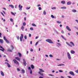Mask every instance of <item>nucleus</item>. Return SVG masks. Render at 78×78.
<instances>
[{
	"label": "nucleus",
	"mask_w": 78,
	"mask_h": 78,
	"mask_svg": "<svg viewBox=\"0 0 78 78\" xmlns=\"http://www.w3.org/2000/svg\"><path fill=\"white\" fill-rule=\"evenodd\" d=\"M39 70H40V71L38 72V73L40 74V75L42 76L44 74L41 73H42L43 72H44V70H43L42 69H39Z\"/></svg>",
	"instance_id": "1"
},
{
	"label": "nucleus",
	"mask_w": 78,
	"mask_h": 78,
	"mask_svg": "<svg viewBox=\"0 0 78 78\" xmlns=\"http://www.w3.org/2000/svg\"><path fill=\"white\" fill-rule=\"evenodd\" d=\"M46 42H47L49 43H50V44H53V42L50 39H48L46 40Z\"/></svg>",
	"instance_id": "2"
},
{
	"label": "nucleus",
	"mask_w": 78,
	"mask_h": 78,
	"mask_svg": "<svg viewBox=\"0 0 78 78\" xmlns=\"http://www.w3.org/2000/svg\"><path fill=\"white\" fill-rule=\"evenodd\" d=\"M13 61H14L15 64H16L18 65V66L19 65V62H17V60H16L15 59H13Z\"/></svg>",
	"instance_id": "3"
},
{
	"label": "nucleus",
	"mask_w": 78,
	"mask_h": 78,
	"mask_svg": "<svg viewBox=\"0 0 78 78\" xmlns=\"http://www.w3.org/2000/svg\"><path fill=\"white\" fill-rule=\"evenodd\" d=\"M23 38V34H21V36L20 37V41L21 42L22 41V39Z\"/></svg>",
	"instance_id": "4"
},
{
	"label": "nucleus",
	"mask_w": 78,
	"mask_h": 78,
	"mask_svg": "<svg viewBox=\"0 0 78 78\" xmlns=\"http://www.w3.org/2000/svg\"><path fill=\"white\" fill-rule=\"evenodd\" d=\"M67 56L68 58L69 59H71V56H70V54L69 52L67 53Z\"/></svg>",
	"instance_id": "5"
},
{
	"label": "nucleus",
	"mask_w": 78,
	"mask_h": 78,
	"mask_svg": "<svg viewBox=\"0 0 78 78\" xmlns=\"http://www.w3.org/2000/svg\"><path fill=\"white\" fill-rule=\"evenodd\" d=\"M22 7H23V6L22 5L21 6V5L20 4L19 5L18 7L19 8H20L19 10L20 11H22Z\"/></svg>",
	"instance_id": "6"
},
{
	"label": "nucleus",
	"mask_w": 78,
	"mask_h": 78,
	"mask_svg": "<svg viewBox=\"0 0 78 78\" xmlns=\"http://www.w3.org/2000/svg\"><path fill=\"white\" fill-rule=\"evenodd\" d=\"M69 74L70 75H72L73 76H74L75 74H74V73L73 72V71H70L69 73Z\"/></svg>",
	"instance_id": "7"
},
{
	"label": "nucleus",
	"mask_w": 78,
	"mask_h": 78,
	"mask_svg": "<svg viewBox=\"0 0 78 78\" xmlns=\"http://www.w3.org/2000/svg\"><path fill=\"white\" fill-rule=\"evenodd\" d=\"M23 64L24 65V66H26L27 65V63H26V61L24 59H23Z\"/></svg>",
	"instance_id": "8"
},
{
	"label": "nucleus",
	"mask_w": 78,
	"mask_h": 78,
	"mask_svg": "<svg viewBox=\"0 0 78 78\" xmlns=\"http://www.w3.org/2000/svg\"><path fill=\"white\" fill-rule=\"evenodd\" d=\"M5 64H6L7 65V66L9 68V67H11V65H10V64H9L8 62H5Z\"/></svg>",
	"instance_id": "9"
},
{
	"label": "nucleus",
	"mask_w": 78,
	"mask_h": 78,
	"mask_svg": "<svg viewBox=\"0 0 78 78\" xmlns=\"http://www.w3.org/2000/svg\"><path fill=\"white\" fill-rule=\"evenodd\" d=\"M66 29H67V30H68V31H71V29H70V28L69 27V26H66Z\"/></svg>",
	"instance_id": "10"
},
{
	"label": "nucleus",
	"mask_w": 78,
	"mask_h": 78,
	"mask_svg": "<svg viewBox=\"0 0 78 78\" xmlns=\"http://www.w3.org/2000/svg\"><path fill=\"white\" fill-rule=\"evenodd\" d=\"M56 45H57V46H58V47H60V46H61V44L59 43H57Z\"/></svg>",
	"instance_id": "11"
},
{
	"label": "nucleus",
	"mask_w": 78,
	"mask_h": 78,
	"mask_svg": "<svg viewBox=\"0 0 78 78\" xmlns=\"http://www.w3.org/2000/svg\"><path fill=\"white\" fill-rule=\"evenodd\" d=\"M15 59H16V60H18V61H20V58H19L18 57H15Z\"/></svg>",
	"instance_id": "12"
},
{
	"label": "nucleus",
	"mask_w": 78,
	"mask_h": 78,
	"mask_svg": "<svg viewBox=\"0 0 78 78\" xmlns=\"http://www.w3.org/2000/svg\"><path fill=\"white\" fill-rule=\"evenodd\" d=\"M0 42L1 44H3V43L4 42L3 40L2 39H0Z\"/></svg>",
	"instance_id": "13"
},
{
	"label": "nucleus",
	"mask_w": 78,
	"mask_h": 78,
	"mask_svg": "<svg viewBox=\"0 0 78 78\" xmlns=\"http://www.w3.org/2000/svg\"><path fill=\"white\" fill-rule=\"evenodd\" d=\"M1 75L4 76L5 75V74H4V73H3V72H2V71H1Z\"/></svg>",
	"instance_id": "14"
},
{
	"label": "nucleus",
	"mask_w": 78,
	"mask_h": 78,
	"mask_svg": "<svg viewBox=\"0 0 78 78\" xmlns=\"http://www.w3.org/2000/svg\"><path fill=\"white\" fill-rule=\"evenodd\" d=\"M9 6L10 7H11V8H14V6L12 5H9Z\"/></svg>",
	"instance_id": "15"
},
{
	"label": "nucleus",
	"mask_w": 78,
	"mask_h": 78,
	"mask_svg": "<svg viewBox=\"0 0 78 78\" xmlns=\"http://www.w3.org/2000/svg\"><path fill=\"white\" fill-rule=\"evenodd\" d=\"M18 55H19V57L20 58H21V57H22V54L20 53V52H18Z\"/></svg>",
	"instance_id": "16"
},
{
	"label": "nucleus",
	"mask_w": 78,
	"mask_h": 78,
	"mask_svg": "<svg viewBox=\"0 0 78 78\" xmlns=\"http://www.w3.org/2000/svg\"><path fill=\"white\" fill-rule=\"evenodd\" d=\"M61 3L63 4H66V2H65L64 1H62Z\"/></svg>",
	"instance_id": "17"
},
{
	"label": "nucleus",
	"mask_w": 78,
	"mask_h": 78,
	"mask_svg": "<svg viewBox=\"0 0 78 78\" xmlns=\"http://www.w3.org/2000/svg\"><path fill=\"white\" fill-rule=\"evenodd\" d=\"M71 4H72V2H67V5H71Z\"/></svg>",
	"instance_id": "18"
},
{
	"label": "nucleus",
	"mask_w": 78,
	"mask_h": 78,
	"mask_svg": "<svg viewBox=\"0 0 78 78\" xmlns=\"http://www.w3.org/2000/svg\"><path fill=\"white\" fill-rule=\"evenodd\" d=\"M70 52L71 53H72V54H74V53H75V52L74 51H73V50L71 51Z\"/></svg>",
	"instance_id": "19"
},
{
	"label": "nucleus",
	"mask_w": 78,
	"mask_h": 78,
	"mask_svg": "<svg viewBox=\"0 0 78 78\" xmlns=\"http://www.w3.org/2000/svg\"><path fill=\"white\" fill-rule=\"evenodd\" d=\"M30 66L31 68L32 69H34V66L33 65H31Z\"/></svg>",
	"instance_id": "20"
},
{
	"label": "nucleus",
	"mask_w": 78,
	"mask_h": 78,
	"mask_svg": "<svg viewBox=\"0 0 78 78\" xmlns=\"http://www.w3.org/2000/svg\"><path fill=\"white\" fill-rule=\"evenodd\" d=\"M70 43L71 45H73V46H75V44H74V43H73L72 42H70Z\"/></svg>",
	"instance_id": "21"
},
{
	"label": "nucleus",
	"mask_w": 78,
	"mask_h": 78,
	"mask_svg": "<svg viewBox=\"0 0 78 78\" xmlns=\"http://www.w3.org/2000/svg\"><path fill=\"white\" fill-rule=\"evenodd\" d=\"M7 51H10L11 52H12V51L9 48H8V50H7Z\"/></svg>",
	"instance_id": "22"
},
{
	"label": "nucleus",
	"mask_w": 78,
	"mask_h": 78,
	"mask_svg": "<svg viewBox=\"0 0 78 78\" xmlns=\"http://www.w3.org/2000/svg\"><path fill=\"white\" fill-rule=\"evenodd\" d=\"M72 11L73 12H76V10L75 9H73L72 10Z\"/></svg>",
	"instance_id": "23"
},
{
	"label": "nucleus",
	"mask_w": 78,
	"mask_h": 78,
	"mask_svg": "<svg viewBox=\"0 0 78 78\" xmlns=\"http://www.w3.org/2000/svg\"><path fill=\"white\" fill-rule=\"evenodd\" d=\"M66 44H68V45H69V46H70V47H72V46L70 45V44L68 43V42H66Z\"/></svg>",
	"instance_id": "24"
},
{
	"label": "nucleus",
	"mask_w": 78,
	"mask_h": 78,
	"mask_svg": "<svg viewBox=\"0 0 78 78\" xmlns=\"http://www.w3.org/2000/svg\"><path fill=\"white\" fill-rule=\"evenodd\" d=\"M32 25L33 26V27H36V25L34 23L32 24Z\"/></svg>",
	"instance_id": "25"
},
{
	"label": "nucleus",
	"mask_w": 78,
	"mask_h": 78,
	"mask_svg": "<svg viewBox=\"0 0 78 78\" xmlns=\"http://www.w3.org/2000/svg\"><path fill=\"white\" fill-rule=\"evenodd\" d=\"M61 9H66V7H61Z\"/></svg>",
	"instance_id": "26"
},
{
	"label": "nucleus",
	"mask_w": 78,
	"mask_h": 78,
	"mask_svg": "<svg viewBox=\"0 0 78 78\" xmlns=\"http://www.w3.org/2000/svg\"><path fill=\"white\" fill-rule=\"evenodd\" d=\"M10 20L11 22H13V19L12 18H10Z\"/></svg>",
	"instance_id": "27"
},
{
	"label": "nucleus",
	"mask_w": 78,
	"mask_h": 78,
	"mask_svg": "<svg viewBox=\"0 0 78 78\" xmlns=\"http://www.w3.org/2000/svg\"><path fill=\"white\" fill-rule=\"evenodd\" d=\"M11 47L12 48L11 49L12 50H13L14 49V46H12V45H11Z\"/></svg>",
	"instance_id": "28"
},
{
	"label": "nucleus",
	"mask_w": 78,
	"mask_h": 78,
	"mask_svg": "<svg viewBox=\"0 0 78 78\" xmlns=\"http://www.w3.org/2000/svg\"><path fill=\"white\" fill-rule=\"evenodd\" d=\"M57 23H61V21H57Z\"/></svg>",
	"instance_id": "29"
},
{
	"label": "nucleus",
	"mask_w": 78,
	"mask_h": 78,
	"mask_svg": "<svg viewBox=\"0 0 78 78\" xmlns=\"http://www.w3.org/2000/svg\"><path fill=\"white\" fill-rule=\"evenodd\" d=\"M22 73H25V71L24 70H23V69L22 70Z\"/></svg>",
	"instance_id": "30"
},
{
	"label": "nucleus",
	"mask_w": 78,
	"mask_h": 78,
	"mask_svg": "<svg viewBox=\"0 0 78 78\" xmlns=\"http://www.w3.org/2000/svg\"><path fill=\"white\" fill-rule=\"evenodd\" d=\"M11 13L12 14V15H13V16H16V15H15V14H14V13H13L12 12H11Z\"/></svg>",
	"instance_id": "31"
},
{
	"label": "nucleus",
	"mask_w": 78,
	"mask_h": 78,
	"mask_svg": "<svg viewBox=\"0 0 78 78\" xmlns=\"http://www.w3.org/2000/svg\"><path fill=\"white\" fill-rule=\"evenodd\" d=\"M23 26H25V25H26V23H25V22H24L23 23Z\"/></svg>",
	"instance_id": "32"
},
{
	"label": "nucleus",
	"mask_w": 78,
	"mask_h": 78,
	"mask_svg": "<svg viewBox=\"0 0 78 78\" xmlns=\"http://www.w3.org/2000/svg\"><path fill=\"white\" fill-rule=\"evenodd\" d=\"M43 14H44V15H46V12H45V11H44Z\"/></svg>",
	"instance_id": "33"
},
{
	"label": "nucleus",
	"mask_w": 78,
	"mask_h": 78,
	"mask_svg": "<svg viewBox=\"0 0 78 78\" xmlns=\"http://www.w3.org/2000/svg\"><path fill=\"white\" fill-rule=\"evenodd\" d=\"M56 7H54L53 8H52L51 9H53V10L54 9H56Z\"/></svg>",
	"instance_id": "34"
},
{
	"label": "nucleus",
	"mask_w": 78,
	"mask_h": 78,
	"mask_svg": "<svg viewBox=\"0 0 78 78\" xmlns=\"http://www.w3.org/2000/svg\"><path fill=\"white\" fill-rule=\"evenodd\" d=\"M3 39L4 41H6V40H7V39H6V37L5 36L3 37Z\"/></svg>",
	"instance_id": "35"
},
{
	"label": "nucleus",
	"mask_w": 78,
	"mask_h": 78,
	"mask_svg": "<svg viewBox=\"0 0 78 78\" xmlns=\"http://www.w3.org/2000/svg\"><path fill=\"white\" fill-rule=\"evenodd\" d=\"M5 41H6V42L7 43H8V44H9V41L8 40H7V39Z\"/></svg>",
	"instance_id": "36"
},
{
	"label": "nucleus",
	"mask_w": 78,
	"mask_h": 78,
	"mask_svg": "<svg viewBox=\"0 0 78 78\" xmlns=\"http://www.w3.org/2000/svg\"><path fill=\"white\" fill-rule=\"evenodd\" d=\"M16 37L17 39H18V40H19V36H17Z\"/></svg>",
	"instance_id": "37"
},
{
	"label": "nucleus",
	"mask_w": 78,
	"mask_h": 78,
	"mask_svg": "<svg viewBox=\"0 0 78 78\" xmlns=\"http://www.w3.org/2000/svg\"><path fill=\"white\" fill-rule=\"evenodd\" d=\"M17 71H18V72H19L20 71V69H19V68H17Z\"/></svg>",
	"instance_id": "38"
},
{
	"label": "nucleus",
	"mask_w": 78,
	"mask_h": 78,
	"mask_svg": "<svg viewBox=\"0 0 78 78\" xmlns=\"http://www.w3.org/2000/svg\"><path fill=\"white\" fill-rule=\"evenodd\" d=\"M61 36L63 39H64L65 40H66V38H64V36H63L62 35H61Z\"/></svg>",
	"instance_id": "39"
},
{
	"label": "nucleus",
	"mask_w": 78,
	"mask_h": 78,
	"mask_svg": "<svg viewBox=\"0 0 78 78\" xmlns=\"http://www.w3.org/2000/svg\"><path fill=\"white\" fill-rule=\"evenodd\" d=\"M38 43H39V41L37 42L36 43V44H35V45H36V46L37 45V44H38Z\"/></svg>",
	"instance_id": "40"
},
{
	"label": "nucleus",
	"mask_w": 78,
	"mask_h": 78,
	"mask_svg": "<svg viewBox=\"0 0 78 78\" xmlns=\"http://www.w3.org/2000/svg\"><path fill=\"white\" fill-rule=\"evenodd\" d=\"M51 17L52 18V19H54L55 18V17L53 16V15H51Z\"/></svg>",
	"instance_id": "41"
},
{
	"label": "nucleus",
	"mask_w": 78,
	"mask_h": 78,
	"mask_svg": "<svg viewBox=\"0 0 78 78\" xmlns=\"http://www.w3.org/2000/svg\"><path fill=\"white\" fill-rule=\"evenodd\" d=\"M21 30H23L24 29V27L23 26H22L21 28Z\"/></svg>",
	"instance_id": "42"
},
{
	"label": "nucleus",
	"mask_w": 78,
	"mask_h": 78,
	"mask_svg": "<svg viewBox=\"0 0 78 78\" xmlns=\"http://www.w3.org/2000/svg\"><path fill=\"white\" fill-rule=\"evenodd\" d=\"M38 9L39 10H41V9H42V8H41V7H39L38 8Z\"/></svg>",
	"instance_id": "43"
},
{
	"label": "nucleus",
	"mask_w": 78,
	"mask_h": 78,
	"mask_svg": "<svg viewBox=\"0 0 78 78\" xmlns=\"http://www.w3.org/2000/svg\"><path fill=\"white\" fill-rule=\"evenodd\" d=\"M49 56H50V57H51V58H53V55H49Z\"/></svg>",
	"instance_id": "44"
},
{
	"label": "nucleus",
	"mask_w": 78,
	"mask_h": 78,
	"mask_svg": "<svg viewBox=\"0 0 78 78\" xmlns=\"http://www.w3.org/2000/svg\"><path fill=\"white\" fill-rule=\"evenodd\" d=\"M24 38L25 39H27V36H26V35H25L24 36Z\"/></svg>",
	"instance_id": "45"
},
{
	"label": "nucleus",
	"mask_w": 78,
	"mask_h": 78,
	"mask_svg": "<svg viewBox=\"0 0 78 78\" xmlns=\"http://www.w3.org/2000/svg\"><path fill=\"white\" fill-rule=\"evenodd\" d=\"M30 30H33V28L32 27H30Z\"/></svg>",
	"instance_id": "46"
},
{
	"label": "nucleus",
	"mask_w": 78,
	"mask_h": 78,
	"mask_svg": "<svg viewBox=\"0 0 78 78\" xmlns=\"http://www.w3.org/2000/svg\"><path fill=\"white\" fill-rule=\"evenodd\" d=\"M26 9H30V7H27L26 8Z\"/></svg>",
	"instance_id": "47"
},
{
	"label": "nucleus",
	"mask_w": 78,
	"mask_h": 78,
	"mask_svg": "<svg viewBox=\"0 0 78 78\" xmlns=\"http://www.w3.org/2000/svg\"><path fill=\"white\" fill-rule=\"evenodd\" d=\"M5 61L7 62H9V61H8V60L7 59H6L5 60Z\"/></svg>",
	"instance_id": "48"
},
{
	"label": "nucleus",
	"mask_w": 78,
	"mask_h": 78,
	"mask_svg": "<svg viewBox=\"0 0 78 78\" xmlns=\"http://www.w3.org/2000/svg\"><path fill=\"white\" fill-rule=\"evenodd\" d=\"M1 14L4 17L5 15H4V14H3V13L2 12H1Z\"/></svg>",
	"instance_id": "49"
},
{
	"label": "nucleus",
	"mask_w": 78,
	"mask_h": 78,
	"mask_svg": "<svg viewBox=\"0 0 78 78\" xmlns=\"http://www.w3.org/2000/svg\"><path fill=\"white\" fill-rule=\"evenodd\" d=\"M59 72H62L63 71L61 70H59Z\"/></svg>",
	"instance_id": "50"
},
{
	"label": "nucleus",
	"mask_w": 78,
	"mask_h": 78,
	"mask_svg": "<svg viewBox=\"0 0 78 78\" xmlns=\"http://www.w3.org/2000/svg\"><path fill=\"white\" fill-rule=\"evenodd\" d=\"M60 65H61V66H65V65H64V64H60Z\"/></svg>",
	"instance_id": "51"
},
{
	"label": "nucleus",
	"mask_w": 78,
	"mask_h": 78,
	"mask_svg": "<svg viewBox=\"0 0 78 78\" xmlns=\"http://www.w3.org/2000/svg\"><path fill=\"white\" fill-rule=\"evenodd\" d=\"M31 34H29V37H31Z\"/></svg>",
	"instance_id": "52"
},
{
	"label": "nucleus",
	"mask_w": 78,
	"mask_h": 78,
	"mask_svg": "<svg viewBox=\"0 0 78 78\" xmlns=\"http://www.w3.org/2000/svg\"><path fill=\"white\" fill-rule=\"evenodd\" d=\"M30 74H32V71L30 70Z\"/></svg>",
	"instance_id": "53"
},
{
	"label": "nucleus",
	"mask_w": 78,
	"mask_h": 78,
	"mask_svg": "<svg viewBox=\"0 0 78 78\" xmlns=\"http://www.w3.org/2000/svg\"><path fill=\"white\" fill-rule=\"evenodd\" d=\"M4 50H5V49H4V48H3L2 49V51H4Z\"/></svg>",
	"instance_id": "54"
},
{
	"label": "nucleus",
	"mask_w": 78,
	"mask_h": 78,
	"mask_svg": "<svg viewBox=\"0 0 78 78\" xmlns=\"http://www.w3.org/2000/svg\"><path fill=\"white\" fill-rule=\"evenodd\" d=\"M76 72V73H78V69L76 71H75Z\"/></svg>",
	"instance_id": "55"
},
{
	"label": "nucleus",
	"mask_w": 78,
	"mask_h": 78,
	"mask_svg": "<svg viewBox=\"0 0 78 78\" xmlns=\"http://www.w3.org/2000/svg\"><path fill=\"white\" fill-rule=\"evenodd\" d=\"M41 6V5H40V4H38V5H37V6H38V7Z\"/></svg>",
	"instance_id": "56"
},
{
	"label": "nucleus",
	"mask_w": 78,
	"mask_h": 78,
	"mask_svg": "<svg viewBox=\"0 0 78 78\" xmlns=\"http://www.w3.org/2000/svg\"><path fill=\"white\" fill-rule=\"evenodd\" d=\"M0 48H2V49H3V47L2 46H0Z\"/></svg>",
	"instance_id": "57"
},
{
	"label": "nucleus",
	"mask_w": 78,
	"mask_h": 78,
	"mask_svg": "<svg viewBox=\"0 0 78 78\" xmlns=\"http://www.w3.org/2000/svg\"><path fill=\"white\" fill-rule=\"evenodd\" d=\"M61 33H62L63 34V33H64V32L63 30H62Z\"/></svg>",
	"instance_id": "58"
},
{
	"label": "nucleus",
	"mask_w": 78,
	"mask_h": 78,
	"mask_svg": "<svg viewBox=\"0 0 78 78\" xmlns=\"http://www.w3.org/2000/svg\"><path fill=\"white\" fill-rule=\"evenodd\" d=\"M28 69L29 70H31V67H28Z\"/></svg>",
	"instance_id": "59"
},
{
	"label": "nucleus",
	"mask_w": 78,
	"mask_h": 78,
	"mask_svg": "<svg viewBox=\"0 0 78 78\" xmlns=\"http://www.w3.org/2000/svg\"><path fill=\"white\" fill-rule=\"evenodd\" d=\"M49 76H53V75H52V74H49Z\"/></svg>",
	"instance_id": "60"
},
{
	"label": "nucleus",
	"mask_w": 78,
	"mask_h": 78,
	"mask_svg": "<svg viewBox=\"0 0 78 78\" xmlns=\"http://www.w3.org/2000/svg\"><path fill=\"white\" fill-rule=\"evenodd\" d=\"M3 9L4 10H5L6 11V8H3Z\"/></svg>",
	"instance_id": "61"
},
{
	"label": "nucleus",
	"mask_w": 78,
	"mask_h": 78,
	"mask_svg": "<svg viewBox=\"0 0 78 78\" xmlns=\"http://www.w3.org/2000/svg\"><path fill=\"white\" fill-rule=\"evenodd\" d=\"M24 20L25 21H26V18L25 17L24 18Z\"/></svg>",
	"instance_id": "62"
},
{
	"label": "nucleus",
	"mask_w": 78,
	"mask_h": 78,
	"mask_svg": "<svg viewBox=\"0 0 78 78\" xmlns=\"http://www.w3.org/2000/svg\"><path fill=\"white\" fill-rule=\"evenodd\" d=\"M43 77H42L41 76H40L39 77V78H43Z\"/></svg>",
	"instance_id": "63"
},
{
	"label": "nucleus",
	"mask_w": 78,
	"mask_h": 78,
	"mask_svg": "<svg viewBox=\"0 0 78 78\" xmlns=\"http://www.w3.org/2000/svg\"><path fill=\"white\" fill-rule=\"evenodd\" d=\"M68 78H72V77H71L70 76H68Z\"/></svg>",
	"instance_id": "64"
}]
</instances>
